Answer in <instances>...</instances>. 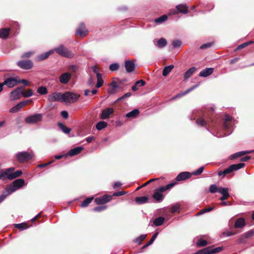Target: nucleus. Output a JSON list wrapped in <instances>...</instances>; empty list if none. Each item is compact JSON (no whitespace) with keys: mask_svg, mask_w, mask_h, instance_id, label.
<instances>
[{"mask_svg":"<svg viewBox=\"0 0 254 254\" xmlns=\"http://www.w3.org/2000/svg\"><path fill=\"white\" fill-rule=\"evenodd\" d=\"M9 28H3L0 30V37L1 38H6L9 33Z\"/></svg>","mask_w":254,"mask_h":254,"instance_id":"nucleus-35","label":"nucleus"},{"mask_svg":"<svg viewBox=\"0 0 254 254\" xmlns=\"http://www.w3.org/2000/svg\"><path fill=\"white\" fill-rule=\"evenodd\" d=\"M97 83L96 84L97 88H100L103 84V80L102 78V74L101 73H98L97 76Z\"/></svg>","mask_w":254,"mask_h":254,"instance_id":"nucleus-42","label":"nucleus"},{"mask_svg":"<svg viewBox=\"0 0 254 254\" xmlns=\"http://www.w3.org/2000/svg\"><path fill=\"white\" fill-rule=\"evenodd\" d=\"M9 194H10L9 192H8V190H5L4 192H3L2 194L0 195V203L2 202L5 197Z\"/></svg>","mask_w":254,"mask_h":254,"instance_id":"nucleus-50","label":"nucleus"},{"mask_svg":"<svg viewBox=\"0 0 254 254\" xmlns=\"http://www.w3.org/2000/svg\"><path fill=\"white\" fill-rule=\"evenodd\" d=\"M196 123L199 126L204 127L207 125V122L205 121L203 118H200L196 121Z\"/></svg>","mask_w":254,"mask_h":254,"instance_id":"nucleus-45","label":"nucleus"},{"mask_svg":"<svg viewBox=\"0 0 254 254\" xmlns=\"http://www.w3.org/2000/svg\"><path fill=\"white\" fill-rule=\"evenodd\" d=\"M107 123L104 121L98 122L96 125V128L97 130H100L107 126Z\"/></svg>","mask_w":254,"mask_h":254,"instance_id":"nucleus-39","label":"nucleus"},{"mask_svg":"<svg viewBox=\"0 0 254 254\" xmlns=\"http://www.w3.org/2000/svg\"><path fill=\"white\" fill-rule=\"evenodd\" d=\"M229 190V189L228 188H220V190H219V193L222 194V196L219 198L220 200H225L230 196Z\"/></svg>","mask_w":254,"mask_h":254,"instance_id":"nucleus-14","label":"nucleus"},{"mask_svg":"<svg viewBox=\"0 0 254 254\" xmlns=\"http://www.w3.org/2000/svg\"><path fill=\"white\" fill-rule=\"evenodd\" d=\"M198 85H199V84H196V85H193V86L191 87L190 88H189L186 91H185L183 92L177 94L174 98L175 99V98H180V97H181L187 94L188 93H189V92H190V91H192L193 89L196 88L197 87H198Z\"/></svg>","mask_w":254,"mask_h":254,"instance_id":"nucleus-26","label":"nucleus"},{"mask_svg":"<svg viewBox=\"0 0 254 254\" xmlns=\"http://www.w3.org/2000/svg\"><path fill=\"white\" fill-rule=\"evenodd\" d=\"M213 209H214V207H209V208L201 209L200 210V211H199L198 213H197L196 215H199L202 214L204 213L208 212L211 211L212 210H213Z\"/></svg>","mask_w":254,"mask_h":254,"instance_id":"nucleus-54","label":"nucleus"},{"mask_svg":"<svg viewBox=\"0 0 254 254\" xmlns=\"http://www.w3.org/2000/svg\"><path fill=\"white\" fill-rule=\"evenodd\" d=\"M125 67L127 72H131L135 68L134 63L131 61H127L125 62Z\"/></svg>","mask_w":254,"mask_h":254,"instance_id":"nucleus-23","label":"nucleus"},{"mask_svg":"<svg viewBox=\"0 0 254 254\" xmlns=\"http://www.w3.org/2000/svg\"><path fill=\"white\" fill-rule=\"evenodd\" d=\"M94 198V197L93 196H91V197H88L87 198H86L81 204H80V206L81 207H85L86 206H87L88 205V204L91 203V202L92 201V200Z\"/></svg>","mask_w":254,"mask_h":254,"instance_id":"nucleus-40","label":"nucleus"},{"mask_svg":"<svg viewBox=\"0 0 254 254\" xmlns=\"http://www.w3.org/2000/svg\"><path fill=\"white\" fill-rule=\"evenodd\" d=\"M71 77V75L69 72L63 73L60 77V81L62 84H66Z\"/></svg>","mask_w":254,"mask_h":254,"instance_id":"nucleus-18","label":"nucleus"},{"mask_svg":"<svg viewBox=\"0 0 254 254\" xmlns=\"http://www.w3.org/2000/svg\"><path fill=\"white\" fill-rule=\"evenodd\" d=\"M254 231L253 230H250L248 232H247V233H245V237L246 238H248L250 237H252V236L254 235Z\"/></svg>","mask_w":254,"mask_h":254,"instance_id":"nucleus-62","label":"nucleus"},{"mask_svg":"<svg viewBox=\"0 0 254 254\" xmlns=\"http://www.w3.org/2000/svg\"><path fill=\"white\" fill-rule=\"evenodd\" d=\"M193 254H212V247H209L198 251Z\"/></svg>","mask_w":254,"mask_h":254,"instance_id":"nucleus-30","label":"nucleus"},{"mask_svg":"<svg viewBox=\"0 0 254 254\" xmlns=\"http://www.w3.org/2000/svg\"><path fill=\"white\" fill-rule=\"evenodd\" d=\"M139 113V111L138 109H135L132 110L131 111L127 113L126 115V117L128 118H135L136 117Z\"/></svg>","mask_w":254,"mask_h":254,"instance_id":"nucleus-32","label":"nucleus"},{"mask_svg":"<svg viewBox=\"0 0 254 254\" xmlns=\"http://www.w3.org/2000/svg\"><path fill=\"white\" fill-rule=\"evenodd\" d=\"M146 237V235H141L138 238H137L134 242L138 243V244H140L141 242L145 239Z\"/></svg>","mask_w":254,"mask_h":254,"instance_id":"nucleus-53","label":"nucleus"},{"mask_svg":"<svg viewBox=\"0 0 254 254\" xmlns=\"http://www.w3.org/2000/svg\"><path fill=\"white\" fill-rule=\"evenodd\" d=\"M154 44L159 48H162L167 45V41L164 38H160L158 40L154 39L153 40Z\"/></svg>","mask_w":254,"mask_h":254,"instance_id":"nucleus-22","label":"nucleus"},{"mask_svg":"<svg viewBox=\"0 0 254 254\" xmlns=\"http://www.w3.org/2000/svg\"><path fill=\"white\" fill-rule=\"evenodd\" d=\"M172 209H171V212L173 213L176 212H180V206L179 204L176 203L172 206Z\"/></svg>","mask_w":254,"mask_h":254,"instance_id":"nucleus-48","label":"nucleus"},{"mask_svg":"<svg viewBox=\"0 0 254 254\" xmlns=\"http://www.w3.org/2000/svg\"><path fill=\"white\" fill-rule=\"evenodd\" d=\"M252 43V42H247L244 43L239 45L237 49H243V48L247 47V46H248Z\"/></svg>","mask_w":254,"mask_h":254,"instance_id":"nucleus-59","label":"nucleus"},{"mask_svg":"<svg viewBox=\"0 0 254 254\" xmlns=\"http://www.w3.org/2000/svg\"><path fill=\"white\" fill-rule=\"evenodd\" d=\"M18 84L19 83H22L25 86H28L29 85V82L26 80V79H21V80H18Z\"/></svg>","mask_w":254,"mask_h":254,"instance_id":"nucleus-63","label":"nucleus"},{"mask_svg":"<svg viewBox=\"0 0 254 254\" xmlns=\"http://www.w3.org/2000/svg\"><path fill=\"white\" fill-rule=\"evenodd\" d=\"M204 167L203 166L200 167L197 170L192 172V173H191V175H194V176L199 175L203 172V171H204Z\"/></svg>","mask_w":254,"mask_h":254,"instance_id":"nucleus-47","label":"nucleus"},{"mask_svg":"<svg viewBox=\"0 0 254 254\" xmlns=\"http://www.w3.org/2000/svg\"><path fill=\"white\" fill-rule=\"evenodd\" d=\"M33 54H34L33 52H31V51L23 53L21 56V58H29Z\"/></svg>","mask_w":254,"mask_h":254,"instance_id":"nucleus-55","label":"nucleus"},{"mask_svg":"<svg viewBox=\"0 0 254 254\" xmlns=\"http://www.w3.org/2000/svg\"><path fill=\"white\" fill-rule=\"evenodd\" d=\"M25 182L24 180L22 179H18L14 180L12 185L9 187L8 190V192L9 194L15 191L16 190L21 188L23 186H24Z\"/></svg>","mask_w":254,"mask_h":254,"instance_id":"nucleus-6","label":"nucleus"},{"mask_svg":"<svg viewBox=\"0 0 254 254\" xmlns=\"http://www.w3.org/2000/svg\"><path fill=\"white\" fill-rule=\"evenodd\" d=\"M158 233H159L158 232H156L155 233H154L153 234V235L152 236L151 239L146 244H145L144 245V247H147L150 246V245H151L154 242L155 240L156 239V238L158 235Z\"/></svg>","mask_w":254,"mask_h":254,"instance_id":"nucleus-44","label":"nucleus"},{"mask_svg":"<svg viewBox=\"0 0 254 254\" xmlns=\"http://www.w3.org/2000/svg\"><path fill=\"white\" fill-rule=\"evenodd\" d=\"M191 176V174L189 172H183L178 175L176 178L177 181H182L189 179Z\"/></svg>","mask_w":254,"mask_h":254,"instance_id":"nucleus-15","label":"nucleus"},{"mask_svg":"<svg viewBox=\"0 0 254 254\" xmlns=\"http://www.w3.org/2000/svg\"><path fill=\"white\" fill-rule=\"evenodd\" d=\"M165 219L163 217H158L155 219L153 223L155 226H160L162 225L164 222Z\"/></svg>","mask_w":254,"mask_h":254,"instance_id":"nucleus-36","label":"nucleus"},{"mask_svg":"<svg viewBox=\"0 0 254 254\" xmlns=\"http://www.w3.org/2000/svg\"><path fill=\"white\" fill-rule=\"evenodd\" d=\"M222 249H223V248L221 247H217L215 248H213L212 247V254L217 253L220 252L221 251H222Z\"/></svg>","mask_w":254,"mask_h":254,"instance_id":"nucleus-60","label":"nucleus"},{"mask_svg":"<svg viewBox=\"0 0 254 254\" xmlns=\"http://www.w3.org/2000/svg\"><path fill=\"white\" fill-rule=\"evenodd\" d=\"M15 225L17 229L20 230H24L27 228V224L25 223L16 224Z\"/></svg>","mask_w":254,"mask_h":254,"instance_id":"nucleus-49","label":"nucleus"},{"mask_svg":"<svg viewBox=\"0 0 254 254\" xmlns=\"http://www.w3.org/2000/svg\"><path fill=\"white\" fill-rule=\"evenodd\" d=\"M15 168L11 167L5 169L0 173V180L4 181L6 179L12 180L20 177L22 172L21 170H17L14 172Z\"/></svg>","mask_w":254,"mask_h":254,"instance_id":"nucleus-1","label":"nucleus"},{"mask_svg":"<svg viewBox=\"0 0 254 254\" xmlns=\"http://www.w3.org/2000/svg\"><path fill=\"white\" fill-rule=\"evenodd\" d=\"M22 88L18 87L10 92V98L11 100H15L20 98L22 95Z\"/></svg>","mask_w":254,"mask_h":254,"instance_id":"nucleus-11","label":"nucleus"},{"mask_svg":"<svg viewBox=\"0 0 254 254\" xmlns=\"http://www.w3.org/2000/svg\"><path fill=\"white\" fill-rule=\"evenodd\" d=\"M221 187H218L215 184H212L210 186L209 191L212 193H214L216 192H219V190H220Z\"/></svg>","mask_w":254,"mask_h":254,"instance_id":"nucleus-37","label":"nucleus"},{"mask_svg":"<svg viewBox=\"0 0 254 254\" xmlns=\"http://www.w3.org/2000/svg\"><path fill=\"white\" fill-rule=\"evenodd\" d=\"M114 113V109L112 108H108L102 110L100 115L101 119L103 120L107 119L109 116Z\"/></svg>","mask_w":254,"mask_h":254,"instance_id":"nucleus-17","label":"nucleus"},{"mask_svg":"<svg viewBox=\"0 0 254 254\" xmlns=\"http://www.w3.org/2000/svg\"><path fill=\"white\" fill-rule=\"evenodd\" d=\"M18 84V77H9L5 78L3 84L6 85L8 88H12Z\"/></svg>","mask_w":254,"mask_h":254,"instance_id":"nucleus-10","label":"nucleus"},{"mask_svg":"<svg viewBox=\"0 0 254 254\" xmlns=\"http://www.w3.org/2000/svg\"><path fill=\"white\" fill-rule=\"evenodd\" d=\"M165 191L162 190L161 187L155 190L154 193L153 195V197L157 201H161L163 199V196L162 193Z\"/></svg>","mask_w":254,"mask_h":254,"instance_id":"nucleus-12","label":"nucleus"},{"mask_svg":"<svg viewBox=\"0 0 254 254\" xmlns=\"http://www.w3.org/2000/svg\"><path fill=\"white\" fill-rule=\"evenodd\" d=\"M207 241L204 239H199L196 242V245L198 247H204L207 245Z\"/></svg>","mask_w":254,"mask_h":254,"instance_id":"nucleus-46","label":"nucleus"},{"mask_svg":"<svg viewBox=\"0 0 254 254\" xmlns=\"http://www.w3.org/2000/svg\"><path fill=\"white\" fill-rule=\"evenodd\" d=\"M174 67V66L173 64L165 66L163 70V75L165 77L167 76L170 73Z\"/></svg>","mask_w":254,"mask_h":254,"instance_id":"nucleus-31","label":"nucleus"},{"mask_svg":"<svg viewBox=\"0 0 254 254\" xmlns=\"http://www.w3.org/2000/svg\"><path fill=\"white\" fill-rule=\"evenodd\" d=\"M37 92L41 95H44L48 93V89L46 86H41L37 89Z\"/></svg>","mask_w":254,"mask_h":254,"instance_id":"nucleus-34","label":"nucleus"},{"mask_svg":"<svg viewBox=\"0 0 254 254\" xmlns=\"http://www.w3.org/2000/svg\"><path fill=\"white\" fill-rule=\"evenodd\" d=\"M79 98V95L70 91L63 93V102L66 103H71L76 102Z\"/></svg>","mask_w":254,"mask_h":254,"instance_id":"nucleus-3","label":"nucleus"},{"mask_svg":"<svg viewBox=\"0 0 254 254\" xmlns=\"http://www.w3.org/2000/svg\"><path fill=\"white\" fill-rule=\"evenodd\" d=\"M188 6L185 4H180L176 6V9L178 12L182 13L183 14H187L188 13Z\"/></svg>","mask_w":254,"mask_h":254,"instance_id":"nucleus-25","label":"nucleus"},{"mask_svg":"<svg viewBox=\"0 0 254 254\" xmlns=\"http://www.w3.org/2000/svg\"><path fill=\"white\" fill-rule=\"evenodd\" d=\"M111 196L105 195L102 197L96 198L95 199V202L98 204H105L109 202L111 200Z\"/></svg>","mask_w":254,"mask_h":254,"instance_id":"nucleus-19","label":"nucleus"},{"mask_svg":"<svg viewBox=\"0 0 254 254\" xmlns=\"http://www.w3.org/2000/svg\"><path fill=\"white\" fill-rule=\"evenodd\" d=\"M54 53V50L52 49L48 52L42 53V54L38 55L36 57V60L38 62L44 60L46 59L47 58H48L50 55H51L52 54H53Z\"/></svg>","mask_w":254,"mask_h":254,"instance_id":"nucleus-20","label":"nucleus"},{"mask_svg":"<svg viewBox=\"0 0 254 254\" xmlns=\"http://www.w3.org/2000/svg\"><path fill=\"white\" fill-rule=\"evenodd\" d=\"M17 65L21 68L28 70L33 67V62L30 60H21L17 63Z\"/></svg>","mask_w":254,"mask_h":254,"instance_id":"nucleus-8","label":"nucleus"},{"mask_svg":"<svg viewBox=\"0 0 254 254\" xmlns=\"http://www.w3.org/2000/svg\"><path fill=\"white\" fill-rule=\"evenodd\" d=\"M245 164L243 163H238L237 164H232L229 166L227 168L225 169L223 171H220L218 173L219 176H222L224 178L227 174L236 171L243 168Z\"/></svg>","mask_w":254,"mask_h":254,"instance_id":"nucleus-4","label":"nucleus"},{"mask_svg":"<svg viewBox=\"0 0 254 254\" xmlns=\"http://www.w3.org/2000/svg\"><path fill=\"white\" fill-rule=\"evenodd\" d=\"M88 33V30L85 28L83 23H80L78 28L77 29L76 34L81 37L85 36Z\"/></svg>","mask_w":254,"mask_h":254,"instance_id":"nucleus-16","label":"nucleus"},{"mask_svg":"<svg viewBox=\"0 0 254 254\" xmlns=\"http://www.w3.org/2000/svg\"><path fill=\"white\" fill-rule=\"evenodd\" d=\"M254 151V150H247V151H240V152H238L240 157V156L244 155L245 154H246L251 153L253 152Z\"/></svg>","mask_w":254,"mask_h":254,"instance_id":"nucleus-61","label":"nucleus"},{"mask_svg":"<svg viewBox=\"0 0 254 254\" xmlns=\"http://www.w3.org/2000/svg\"><path fill=\"white\" fill-rule=\"evenodd\" d=\"M245 225V220L243 218L237 219L235 224V227L236 228H241Z\"/></svg>","mask_w":254,"mask_h":254,"instance_id":"nucleus-33","label":"nucleus"},{"mask_svg":"<svg viewBox=\"0 0 254 254\" xmlns=\"http://www.w3.org/2000/svg\"><path fill=\"white\" fill-rule=\"evenodd\" d=\"M21 108H20L18 104L13 107L9 110V112L12 113H16L19 111Z\"/></svg>","mask_w":254,"mask_h":254,"instance_id":"nucleus-52","label":"nucleus"},{"mask_svg":"<svg viewBox=\"0 0 254 254\" xmlns=\"http://www.w3.org/2000/svg\"><path fill=\"white\" fill-rule=\"evenodd\" d=\"M53 50L54 52H56L59 55L64 57L72 58L74 56V54L63 44L60 45Z\"/></svg>","mask_w":254,"mask_h":254,"instance_id":"nucleus-2","label":"nucleus"},{"mask_svg":"<svg viewBox=\"0 0 254 254\" xmlns=\"http://www.w3.org/2000/svg\"><path fill=\"white\" fill-rule=\"evenodd\" d=\"M58 126L61 129L63 132L65 134H67L70 132L71 131V129L66 126H65L63 124L59 123Z\"/></svg>","mask_w":254,"mask_h":254,"instance_id":"nucleus-38","label":"nucleus"},{"mask_svg":"<svg viewBox=\"0 0 254 254\" xmlns=\"http://www.w3.org/2000/svg\"><path fill=\"white\" fill-rule=\"evenodd\" d=\"M146 82L145 81L141 79L138 81H137L134 85H133L131 87V89L133 91H136L138 89L139 87H141L145 85Z\"/></svg>","mask_w":254,"mask_h":254,"instance_id":"nucleus-27","label":"nucleus"},{"mask_svg":"<svg viewBox=\"0 0 254 254\" xmlns=\"http://www.w3.org/2000/svg\"><path fill=\"white\" fill-rule=\"evenodd\" d=\"M17 160L19 163H24L32 158V155L26 151L19 152L15 154Z\"/></svg>","mask_w":254,"mask_h":254,"instance_id":"nucleus-5","label":"nucleus"},{"mask_svg":"<svg viewBox=\"0 0 254 254\" xmlns=\"http://www.w3.org/2000/svg\"><path fill=\"white\" fill-rule=\"evenodd\" d=\"M148 200V197L146 196L136 197L135 198V202L139 204H144L147 202Z\"/></svg>","mask_w":254,"mask_h":254,"instance_id":"nucleus-29","label":"nucleus"},{"mask_svg":"<svg viewBox=\"0 0 254 254\" xmlns=\"http://www.w3.org/2000/svg\"><path fill=\"white\" fill-rule=\"evenodd\" d=\"M213 70V68H205L200 72L199 75L200 77H206L212 74Z\"/></svg>","mask_w":254,"mask_h":254,"instance_id":"nucleus-21","label":"nucleus"},{"mask_svg":"<svg viewBox=\"0 0 254 254\" xmlns=\"http://www.w3.org/2000/svg\"><path fill=\"white\" fill-rule=\"evenodd\" d=\"M22 88V95H23L24 97L27 98L32 96L33 95V91L31 89H29L26 91H23V87Z\"/></svg>","mask_w":254,"mask_h":254,"instance_id":"nucleus-41","label":"nucleus"},{"mask_svg":"<svg viewBox=\"0 0 254 254\" xmlns=\"http://www.w3.org/2000/svg\"><path fill=\"white\" fill-rule=\"evenodd\" d=\"M107 208V206L105 205L104 206H99L95 207L93 208V211L96 212H100L105 210Z\"/></svg>","mask_w":254,"mask_h":254,"instance_id":"nucleus-56","label":"nucleus"},{"mask_svg":"<svg viewBox=\"0 0 254 254\" xmlns=\"http://www.w3.org/2000/svg\"><path fill=\"white\" fill-rule=\"evenodd\" d=\"M212 46V44L211 43H208L207 44H204L201 45L200 47V49H204L206 48H210Z\"/></svg>","mask_w":254,"mask_h":254,"instance_id":"nucleus-64","label":"nucleus"},{"mask_svg":"<svg viewBox=\"0 0 254 254\" xmlns=\"http://www.w3.org/2000/svg\"><path fill=\"white\" fill-rule=\"evenodd\" d=\"M83 149V147L82 146L76 147L69 151L68 155L69 156H73L74 155L79 154L81 151Z\"/></svg>","mask_w":254,"mask_h":254,"instance_id":"nucleus-24","label":"nucleus"},{"mask_svg":"<svg viewBox=\"0 0 254 254\" xmlns=\"http://www.w3.org/2000/svg\"><path fill=\"white\" fill-rule=\"evenodd\" d=\"M175 185V183H170L165 186L161 187V188H162L163 190L165 191V190H169V189H171V188H172Z\"/></svg>","mask_w":254,"mask_h":254,"instance_id":"nucleus-58","label":"nucleus"},{"mask_svg":"<svg viewBox=\"0 0 254 254\" xmlns=\"http://www.w3.org/2000/svg\"><path fill=\"white\" fill-rule=\"evenodd\" d=\"M181 42L179 40H176L172 42V45L174 48H179L181 46Z\"/></svg>","mask_w":254,"mask_h":254,"instance_id":"nucleus-57","label":"nucleus"},{"mask_svg":"<svg viewBox=\"0 0 254 254\" xmlns=\"http://www.w3.org/2000/svg\"><path fill=\"white\" fill-rule=\"evenodd\" d=\"M47 100L50 102H63V93L55 92L48 96Z\"/></svg>","mask_w":254,"mask_h":254,"instance_id":"nucleus-7","label":"nucleus"},{"mask_svg":"<svg viewBox=\"0 0 254 254\" xmlns=\"http://www.w3.org/2000/svg\"><path fill=\"white\" fill-rule=\"evenodd\" d=\"M41 114H37L27 117L25 122L28 124H35L41 121L42 119Z\"/></svg>","mask_w":254,"mask_h":254,"instance_id":"nucleus-9","label":"nucleus"},{"mask_svg":"<svg viewBox=\"0 0 254 254\" xmlns=\"http://www.w3.org/2000/svg\"><path fill=\"white\" fill-rule=\"evenodd\" d=\"M196 70V68L192 67L189 68L184 74V80H188L194 72Z\"/></svg>","mask_w":254,"mask_h":254,"instance_id":"nucleus-28","label":"nucleus"},{"mask_svg":"<svg viewBox=\"0 0 254 254\" xmlns=\"http://www.w3.org/2000/svg\"><path fill=\"white\" fill-rule=\"evenodd\" d=\"M233 119L232 117L228 115H225L224 117V129L225 130H228L229 129L231 128L232 124L231 122Z\"/></svg>","mask_w":254,"mask_h":254,"instance_id":"nucleus-13","label":"nucleus"},{"mask_svg":"<svg viewBox=\"0 0 254 254\" xmlns=\"http://www.w3.org/2000/svg\"><path fill=\"white\" fill-rule=\"evenodd\" d=\"M119 68V65L117 63H114L110 64L109 66V69L111 71H116L118 70Z\"/></svg>","mask_w":254,"mask_h":254,"instance_id":"nucleus-51","label":"nucleus"},{"mask_svg":"<svg viewBox=\"0 0 254 254\" xmlns=\"http://www.w3.org/2000/svg\"><path fill=\"white\" fill-rule=\"evenodd\" d=\"M167 16L166 15H163L160 17L156 18L154 20L156 23L160 24L165 22L167 19Z\"/></svg>","mask_w":254,"mask_h":254,"instance_id":"nucleus-43","label":"nucleus"}]
</instances>
